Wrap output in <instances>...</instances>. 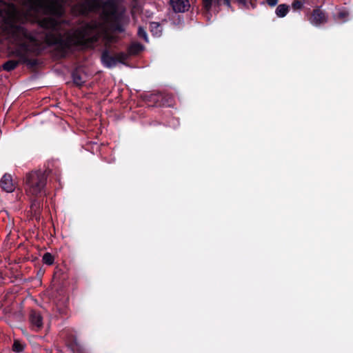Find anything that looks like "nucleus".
<instances>
[{"label": "nucleus", "mask_w": 353, "mask_h": 353, "mask_svg": "<svg viewBox=\"0 0 353 353\" xmlns=\"http://www.w3.org/2000/svg\"><path fill=\"white\" fill-rule=\"evenodd\" d=\"M350 12L345 9L339 10L334 14V19L339 23H345L349 20Z\"/></svg>", "instance_id": "nucleus-14"}, {"label": "nucleus", "mask_w": 353, "mask_h": 353, "mask_svg": "<svg viewBox=\"0 0 353 353\" xmlns=\"http://www.w3.org/2000/svg\"><path fill=\"white\" fill-rule=\"evenodd\" d=\"M12 350L14 353H28L26 343L19 339H14Z\"/></svg>", "instance_id": "nucleus-13"}, {"label": "nucleus", "mask_w": 353, "mask_h": 353, "mask_svg": "<svg viewBox=\"0 0 353 353\" xmlns=\"http://www.w3.org/2000/svg\"><path fill=\"white\" fill-rule=\"evenodd\" d=\"M64 0H23V5L30 12L39 10L49 17L39 20L38 25L43 29L40 32L42 41L21 25H18L19 12L15 5L9 9L0 8V37H8L13 41L15 48L8 52V57L19 58L21 63L30 68L39 65L37 59L48 48L54 47L57 57L65 59L74 50L90 48L99 41L96 22H88L84 25L68 31L64 34L60 32V21L57 19L65 14Z\"/></svg>", "instance_id": "nucleus-1"}, {"label": "nucleus", "mask_w": 353, "mask_h": 353, "mask_svg": "<svg viewBox=\"0 0 353 353\" xmlns=\"http://www.w3.org/2000/svg\"><path fill=\"white\" fill-rule=\"evenodd\" d=\"M129 56H130V54H128V52L125 53L124 52H120L117 53L115 55V57L117 58V63H121L123 64H125V61L128 59Z\"/></svg>", "instance_id": "nucleus-19"}, {"label": "nucleus", "mask_w": 353, "mask_h": 353, "mask_svg": "<svg viewBox=\"0 0 353 353\" xmlns=\"http://www.w3.org/2000/svg\"><path fill=\"white\" fill-rule=\"evenodd\" d=\"M47 179L46 172L41 170L28 172L24 183L26 194L29 196H46Z\"/></svg>", "instance_id": "nucleus-3"}, {"label": "nucleus", "mask_w": 353, "mask_h": 353, "mask_svg": "<svg viewBox=\"0 0 353 353\" xmlns=\"http://www.w3.org/2000/svg\"><path fill=\"white\" fill-rule=\"evenodd\" d=\"M303 6V2L301 0H294L292 3V7L294 10H300Z\"/></svg>", "instance_id": "nucleus-22"}, {"label": "nucleus", "mask_w": 353, "mask_h": 353, "mask_svg": "<svg viewBox=\"0 0 353 353\" xmlns=\"http://www.w3.org/2000/svg\"><path fill=\"white\" fill-rule=\"evenodd\" d=\"M14 5L12 3H6V0H0V8L3 9H9L10 6Z\"/></svg>", "instance_id": "nucleus-26"}, {"label": "nucleus", "mask_w": 353, "mask_h": 353, "mask_svg": "<svg viewBox=\"0 0 353 353\" xmlns=\"http://www.w3.org/2000/svg\"><path fill=\"white\" fill-rule=\"evenodd\" d=\"M101 60L102 64L108 68H112L117 65V58L110 54L108 50H104L101 53Z\"/></svg>", "instance_id": "nucleus-10"}, {"label": "nucleus", "mask_w": 353, "mask_h": 353, "mask_svg": "<svg viewBox=\"0 0 353 353\" xmlns=\"http://www.w3.org/2000/svg\"><path fill=\"white\" fill-rule=\"evenodd\" d=\"M43 263L51 265L54 263V258L52 254L50 252H46L42 257Z\"/></svg>", "instance_id": "nucleus-20"}, {"label": "nucleus", "mask_w": 353, "mask_h": 353, "mask_svg": "<svg viewBox=\"0 0 353 353\" xmlns=\"http://www.w3.org/2000/svg\"><path fill=\"white\" fill-rule=\"evenodd\" d=\"M44 196H32L30 198L31 216L37 220H39L41 210L43 208V198Z\"/></svg>", "instance_id": "nucleus-7"}, {"label": "nucleus", "mask_w": 353, "mask_h": 353, "mask_svg": "<svg viewBox=\"0 0 353 353\" xmlns=\"http://www.w3.org/2000/svg\"><path fill=\"white\" fill-rule=\"evenodd\" d=\"M67 347L72 353H88L87 350L79 343L74 336H69L65 341Z\"/></svg>", "instance_id": "nucleus-8"}, {"label": "nucleus", "mask_w": 353, "mask_h": 353, "mask_svg": "<svg viewBox=\"0 0 353 353\" xmlns=\"http://www.w3.org/2000/svg\"><path fill=\"white\" fill-rule=\"evenodd\" d=\"M30 321L32 325L39 330L43 326V318L40 313L36 310H32L30 314Z\"/></svg>", "instance_id": "nucleus-12"}, {"label": "nucleus", "mask_w": 353, "mask_h": 353, "mask_svg": "<svg viewBox=\"0 0 353 353\" xmlns=\"http://www.w3.org/2000/svg\"><path fill=\"white\" fill-rule=\"evenodd\" d=\"M72 78L74 84L77 87H81L83 85L85 81L83 80L80 71L78 69H75L72 72Z\"/></svg>", "instance_id": "nucleus-16"}, {"label": "nucleus", "mask_w": 353, "mask_h": 353, "mask_svg": "<svg viewBox=\"0 0 353 353\" xmlns=\"http://www.w3.org/2000/svg\"><path fill=\"white\" fill-rule=\"evenodd\" d=\"M4 278L2 276V274L0 272V285H1L3 282Z\"/></svg>", "instance_id": "nucleus-29"}, {"label": "nucleus", "mask_w": 353, "mask_h": 353, "mask_svg": "<svg viewBox=\"0 0 353 353\" xmlns=\"http://www.w3.org/2000/svg\"><path fill=\"white\" fill-rule=\"evenodd\" d=\"M101 0H84L83 2L77 3L74 9L79 14L85 16L90 12L99 9L101 6Z\"/></svg>", "instance_id": "nucleus-4"}, {"label": "nucleus", "mask_w": 353, "mask_h": 353, "mask_svg": "<svg viewBox=\"0 0 353 353\" xmlns=\"http://www.w3.org/2000/svg\"><path fill=\"white\" fill-rule=\"evenodd\" d=\"M0 187L6 192H12L15 189L12 176L6 173L0 180Z\"/></svg>", "instance_id": "nucleus-9"}, {"label": "nucleus", "mask_w": 353, "mask_h": 353, "mask_svg": "<svg viewBox=\"0 0 353 353\" xmlns=\"http://www.w3.org/2000/svg\"><path fill=\"white\" fill-rule=\"evenodd\" d=\"M125 11L123 6H119L114 0L103 3V15L113 32L123 33L125 31V26L129 22Z\"/></svg>", "instance_id": "nucleus-2"}, {"label": "nucleus", "mask_w": 353, "mask_h": 353, "mask_svg": "<svg viewBox=\"0 0 353 353\" xmlns=\"http://www.w3.org/2000/svg\"><path fill=\"white\" fill-rule=\"evenodd\" d=\"M170 96V98L166 97L164 99V101H168V105H165L164 106H170L171 103L172 101V96L169 94Z\"/></svg>", "instance_id": "nucleus-28"}, {"label": "nucleus", "mask_w": 353, "mask_h": 353, "mask_svg": "<svg viewBox=\"0 0 353 353\" xmlns=\"http://www.w3.org/2000/svg\"><path fill=\"white\" fill-rule=\"evenodd\" d=\"M279 0H266L267 3L271 6H275L278 3Z\"/></svg>", "instance_id": "nucleus-27"}, {"label": "nucleus", "mask_w": 353, "mask_h": 353, "mask_svg": "<svg viewBox=\"0 0 353 353\" xmlns=\"http://www.w3.org/2000/svg\"><path fill=\"white\" fill-rule=\"evenodd\" d=\"M289 8H290V7L287 4H285V3L280 4L276 8L275 13H276V16L279 17H281V18L284 17L288 13Z\"/></svg>", "instance_id": "nucleus-18"}, {"label": "nucleus", "mask_w": 353, "mask_h": 353, "mask_svg": "<svg viewBox=\"0 0 353 353\" xmlns=\"http://www.w3.org/2000/svg\"><path fill=\"white\" fill-rule=\"evenodd\" d=\"M159 28L160 26L157 22H152L150 23L151 32H153V34H157L158 32L159 31Z\"/></svg>", "instance_id": "nucleus-24"}, {"label": "nucleus", "mask_w": 353, "mask_h": 353, "mask_svg": "<svg viewBox=\"0 0 353 353\" xmlns=\"http://www.w3.org/2000/svg\"><path fill=\"white\" fill-rule=\"evenodd\" d=\"M166 97L170 98L169 94L164 92H148L143 95V99L148 103H150L152 106H164L168 105V101H164Z\"/></svg>", "instance_id": "nucleus-5"}, {"label": "nucleus", "mask_w": 353, "mask_h": 353, "mask_svg": "<svg viewBox=\"0 0 353 353\" xmlns=\"http://www.w3.org/2000/svg\"><path fill=\"white\" fill-rule=\"evenodd\" d=\"M170 5L175 12H184L190 6L188 0H170Z\"/></svg>", "instance_id": "nucleus-11"}, {"label": "nucleus", "mask_w": 353, "mask_h": 353, "mask_svg": "<svg viewBox=\"0 0 353 353\" xmlns=\"http://www.w3.org/2000/svg\"><path fill=\"white\" fill-rule=\"evenodd\" d=\"M143 49V46L139 43H133L128 48V52L130 55H137Z\"/></svg>", "instance_id": "nucleus-17"}, {"label": "nucleus", "mask_w": 353, "mask_h": 353, "mask_svg": "<svg viewBox=\"0 0 353 353\" xmlns=\"http://www.w3.org/2000/svg\"><path fill=\"white\" fill-rule=\"evenodd\" d=\"M21 63V61L17 60L10 59L6 61L1 66L2 69L6 72H11L14 70L17 66Z\"/></svg>", "instance_id": "nucleus-15"}, {"label": "nucleus", "mask_w": 353, "mask_h": 353, "mask_svg": "<svg viewBox=\"0 0 353 353\" xmlns=\"http://www.w3.org/2000/svg\"><path fill=\"white\" fill-rule=\"evenodd\" d=\"M310 22L316 26L325 23L327 21V16L325 12L319 7H317L312 11L308 17Z\"/></svg>", "instance_id": "nucleus-6"}, {"label": "nucleus", "mask_w": 353, "mask_h": 353, "mask_svg": "<svg viewBox=\"0 0 353 353\" xmlns=\"http://www.w3.org/2000/svg\"><path fill=\"white\" fill-rule=\"evenodd\" d=\"M212 0H203V6L206 12H210L212 8Z\"/></svg>", "instance_id": "nucleus-23"}, {"label": "nucleus", "mask_w": 353, "mask_h": 353, "mask_svg": "<svg viewBox=\"0 0 353 353\" xmlns=\"http://www.w3.org/2000/svg\"><path fill=\"white\" fill-rule=\"evenodd\" d=\"M219 3L223 1V3L228 6H230V1L231 0H217ZM239 3L240 4H242L243 6H246L247 4V0H238Z\"/></svg>", "instance_id": "nucleus-25"}, {"label": "nucleus", "mask_w": 353, "mask_h": 353, "mask_svg": "<svg viewBox=\"0 0 353 353\" xmlns=\"http://www.w3.org/2000/svg\"><path fill=\"white\" fill-rule=\"evenodd\" d=\"M137 35L140 39H143L145 42H148V34L146 32L145 29L143 27H139Z\"/></svg>", "instance_id": "nucleus-21"}]
</instances>
